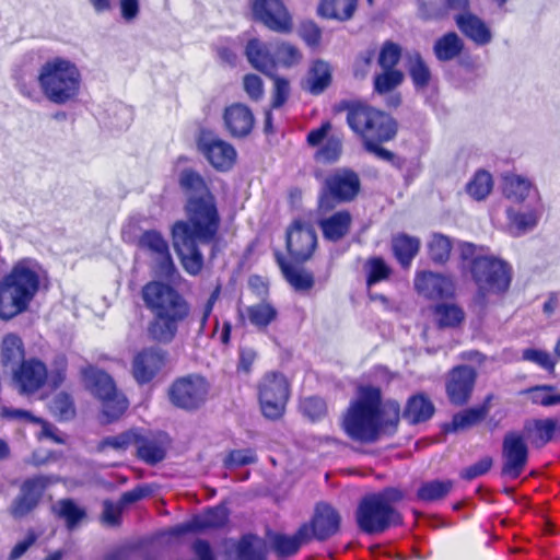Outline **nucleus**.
<instances>
[{"mask_svg": "<svg viewBox=\"0 0 560 560\" xmlns=\"http://www.w3.org/2000/svg\"><path fill=\"white\" fill-rule=\"evenodd\" d=\"M195 141L198 152L215 171L229 172L234 166L237 158L235 148L211 129L200 128Z\"/></svg>", "mask_w": 560, "mask_h": 560, "instance_id": "obj_15", "label": "nucleus"}, {"mask_svg": "<svg viewBox=\"0 0 560 560\" xmlns=\"http://www.w3.org/2000/svg\"><path fill=\"white\" fill-rule=\"evenodd\" d=\"M530 188V182L520 175L509 174L503 177L502 191L509 199L523 201L529 195Z\"/></svg>", "mask_w": 560, "mask_h": 560, "instance_id": "obj_48", "label": "nucleus"}, {"mask_svg": "<svg viewBox=\"0 0 560 560\" xmlns=\"http://www.w3.org/2000/svg\"><path fill=\"white\" fill-rule=\"evenodd\" d=\"M453 241L443 233H432L427 243V253L430 260L435 266H445L452 255Z\"/></svg>", "mask_w": 560, "mask_h": 560, "instance_id": "obj_40", "label": "nucleus"}, {"mask_svg": "<svg viewBox=\"0 0 560 560\" xmlns=\"http://www.w3.org/2000/svg\"><path fill=\"white\" fill-rule=\"evenodd\" d=\"M275 261L279 267L283 278L290 287L296 292H310L315 285L314 273L302 267L303 265L293 264L280 252L275 250Z\"/></svg>", "mask_w": 560, "mask_h": 560, "instance_id": "obj_28", "label": "nucleus"}, {"mask_svg": "<svg viewBox=\"0 0 560 560\" xmlns=\"http://www.w3.org/2000/svg\"><path fill=\"white\" fill-rule=\"evenodd\" d=\"M435 407L424 393L411 395L401 411L397 400L383 401L380 387L359 388L352 401V440L375 443L382 435H394L402 417L409 424H419L432 418Z\"/></svg>", "mask_w": 560, "mask_h": 560, "instance_id": "obj_3", "label": "nucleus"}, {"mask_svg": "<svg viewBox=\"0 0 560 560\" xmlns=\"http://www.w3.org/2000/svg\"><path fill=\"white\" fill-rule=\"evenodd\" d=\"M402 58V47L399 43L386 39L382 43L376 62L381 71L375 72L372 79L373 92L377 95H387L386 106L396 108L401 104V94L395 92L405 81V73L398 68Z\"/></svg>", "mask_w": 560, "mask_h": 560, "instance_id": "obj_9", "label": "nucleus"}, {"mask_svg": "<svg viewBox=\"0 0 560 560\" xmlns=\"http://www.w3.org/2000/svg\"><path fill=\"white\" fill-rule=\"evenodd\" d=\"M501 457V476L517 479L529 459V448L524 432L510 430L503 435Z\"/></svg>", "mask_w": 560, "mask_h": 560, "instance_id": "obj_18", "label": "nucleus"}, {"mask_svg": "<svg viewBox=\"0 0 560 560\" xmlns=\"http://www.w3.org/2000/svg\"><path fill=\"white\" fill-rule=\"evenodd\" d=\"M54 512L57 517L65 520L68 529L75 528L86 516L85 510L69 498L59 500Z\"/></svg>", "mask_w": 560, "mask_h": 560, "instance_id": "obj_47", "label": "nucleus"}, {"mask_svg": "<svg viewBox=\"0 0 560 560\" xmlns=\"http://www.w3.org/2000/svg\"><path fill=\"white\" fill-rule=\"evenodd\" d=\"M228 522V514L223 508L214 506L208 509L203 516H196L187 523L175 527L174 534L183 535L189 532H202L211 528H221Z\"/></svg>", "mask_w": 560, "mask_h": 560, "instance_id": "obj_32", "label": "nucleus"}, {"mask_svg": "<svg viewBox=\"0 0 560 560\" xmlns=\"http://www.w3.org/2000/svg\"><path fill=\"white\" fill-rule=\"evenodd\" d=\"M399 125L390 114L361 101H352V131L365 144L369 141H392Z\"/></svg>", "mask_w": 560, "mask_h": 560, "instance_id": "obj_11", "label": "nucleus"}, {"mask_svg": "<svg viewBox=\"0 0 560 560\" xmlns=\"http://www.w3.org/2000/svg\"><path fill=\"white\" fill-rule=\"evenodd\" d=\"M243 88L248 97L254 102L261 100L264 96V82L257 74H246L243 78Z\"/></svg>", "mask_w": 560, "mask_h": 560, "instance_id": "obj_60", "label": "nucleus"}, {"mask_svg": "<svg viewBox=\"0 0 560 560\" xmlns=\"http://www.w3.org/2000/svg\"><path fill=\"white\" fill-rule=\"evenodd\" d=\"M340 521L338 511L329 503L320 501L315 504L311 520L300 526L306 527L310 541H325L339 530Z\"/></svg>", "mask_w": 560, "mask_h": 560, "instance_id": "obj_23", "label": "nucleus"}, {"mask_svg": "<svg viewBox=\"0 0 560 560\" xmlns=\"http://www.w3.org/2000/svg\"><path fill=\"white\" fill-rule=\"evenodd\" d=\"M57 482V478L48 475H33L20 485V491L9 506L10 515L21 520L34 512L40 504L46 491Z\"/></svg>", "mask_w": 560, "mask_h": 560, "instance_id": "obj_14", "label": "nucleus"}, {"mask_svg": "<svg viewBox=\"0 0 560 560\" xmlns=\"http://www.w3.org/2000/svg\"><path fill=\"white\" fill-rule=\"evenodd\" d=\"M433 314L436 325L441 329L458 327L465 319L463 308L456 304H436L433 308Z\"/></svg>", "mask_w": 560, "mask_h": 560, "instance_id": "obj_46", "label": "nucleus"}, {"mask_svg": "<svg viewBox=\"0 0 560 560\" xmlns=\"http://www.w3.org/2000/svg\"><path fill=\"white\" fill-rule=\"evenodd\" d=\"M223 122L232 138L244 139L254 129L255 116L247 105L233 103L224 108Z\"/></svg>", "mask_w": 560, "mask_h": 560, "instance_id": "obj_26", "label": "nucleus"}, {"mask_svg": "<svg viewBox=\"0 0 560 560\" xmlns=\"http://www.w3.org/2000/svg\"><path fill=\"white\" fill-rule=\"evenodd\" d=\"M85 388L101 402L102 413L107 423L119 420L129 407V401L116 385L113 376L95 365L81 370Z\"/></svg>", "mask_w": 560, "mask_h": 560, "instance_id": "obj_10", "label": "nucleus"}, {"mask_svg": "<svg viewBox=\"0 0 560 560\" xmlns=\"http://www.w3.org/2000/svg\"><path fill=\"white\" fill-rule=\"evenodd\" d=\"M332 74L328 62L316 59L310 65L302 89L312 95H320L331 84Z\"/></svg>", "mask_w": 560, "mask_h": 560, "instance_id": "obj_33", "label": "nucleus"}, {"mask_svg": "<svg viewBox=\"0 0 560 560\" xmlns=\"http://www.w3.org/2000/svg\"><path fill=\"white\" fill-rule=\"evenodd\" d=\"M317 245L316 231L310 223L296 219L288 226L285 248L289 261L298 265L306 264L313 258Z\"/></svg>", "mask_w": 560, "mask_h": 560, "instance_id": "obj_17", "label": "nucleus"}, {"mask_svg": "<svg viewBox=\"0 0 560 560\" xmlns=\"http://www.w3.org/2000/svg\"><path fill=\"white\" fill-rule=\"evenodd\" d=\"M238 560H267L266 544L254 534H245L235 544Z\"/></svg>", "mask_w": 560, "mask_h": 560, "instance_id": "obj_38", "label": "nucleus"}, {"mask_svg": "<svg viewBox=\"0 0 560 560\" xmlns=\"http://www.w3.org/2000/svg\"><path fill=\"white\" fill-rule=\"evenodd\" d=\"M493 466V458L489 455L481 457L478 462L463 468L459 471V477L463 480L471 481L480 476L490 471Z\"/></svg>", "mask_w": 560, "mask_h": 560, "instance_id": "obj_58", "label": "nucleus"}, {"mask_svg": "<svg viewBox=\"0 0 560 560\" xmlns=\"http://www.w3.org/2000/svg\"><path fill=\"white\" fill-rule=\"evenodd\" d=\"M273 80V89H272V97L270 106L273 109H278L282 107L290 97V82L288 79L283 77L276 75L275 73L272 75H269Z\"/></svg>", "mask_w": 560, "mask_h": 560, "instance_id": "obj_56", "label": "nucleus"}, {"mask_svg": "<svg viewBox=\"0 0 560 560\" xmlns=\"http://www.w3.org/2000/svg\"><path fill=\"white\" fill-rule=\"evenodd\" d=\"M257 462V455L253 448L231 450L223 459L226 469L243 467Z\"/></svg>", "mask_w": 560, "mask_h": 560, "instance_id": "obj_55", "label": "nucleus"}, {"mask_svg": "<svg viewBox=\"0 0 560 560\" xmlns=\"http://www.w3.org/2000/svg\"><path fill=\"white\" fill-rule=\"evenodd\" d=\"M253 21L278 34L293 31V18L285 0H248Z\"/></svg>", "mask_w": 560, "mask_h": 560, "instance_id": "obj_16", "label": "nucleus"}, {"mask_svg": "<svg viewBox=\"0 0 560 560\" xmlns=\"http://www.w3.org/2000/svg\"><path fill=\"white\" fill-rule=\"evenodd\" d=\"M390 247L399 266L402 269H408L420 252L421 242L417 236H411L407 233H397L392 237Z\"/></svg>", "mask_w": 560, "mask_h": 560, "instance_id": "obj_34", "label": "nucleus"}, {"mask_svg": "<svg viewBox=\"0 0 560 560\" xmlns=\"http://www.w3.org/2000/svg\"><path fill=\"white\" fill-rule=\"evenodd\" d=\"M317 212V225L326 241L338 242L350 229V212L348 210L337 211L327 215Z\"/></svg>", "mask_w": 560, "mask_h": 560, "instance_id": "obj_31", "label": "nucleus"}, {"mask_svg": "<svg viewBox=\"0 0 560 560\" xmlns=\"http://www.w3.org/2000/svg\"><path fill=\"white\" fill-rule=\"evenodd\" d=\"M1 363L4 368L15 369L24 361L25 350L21 337L16 334H7L1 342Z\"/></svg>", "mask_w": 560, "mask_h": 560, "instance_id": "obj_41", "label": "nucleus"}, {"mask_svg": "<svg viewBox=\"0 0 560 560\" xmlns=\"http://www.w3.org/2000/svg\"><path fill=\"white\" fill-rule=\"evenodd\" d=\"M404 498V491L395 487H387L377 493L364 497L357 511L360 529L365 534L376 535L401 525L404 517L394 504L402 501Z\"/></svg>", "mask_w": 560, "mask_h": 560, "instance_id": "obj_6", "label": "nucleus"}, {"mask_svg": "<svg viewBox=\"0 0 560 560\" xmlns=\"http://www.w3.org/2000/svg\"><path fill=\"white\" fill-rule=\"evenodd\" d=\"M221 294V285H217L212 292L210 293L208 300L206 301L201 314L199 316V327H198V335H202L205 332V329L207 327L208 320L210 315L212 314L213 307L219 300Z\"/></svg>", "mask_w": 560, "mask_h": 560, "instance_id": "obj_61", "label": "nucleus"}, {"mask_svg": "<svg viewBox=\"0 0 560 560\" xmlns=\"http://www.w3.org/2000/svg\"><path fill=\"white\" fill-rule=\"evenodd\" d=\"M454 21L459 32L474 45L483 47L492 42L493 35L490 26L470 10L457 13Z\"/></svg>", "mask_w": 560, "mask_h": 560, "instance_id": "obj_27", "label": "nucleus"}, {"mask_svg": "<svg viewBox=\"0 0 560 560\" xmlns=\"http://www.w3.org/2000/svg\"><path fill=\"white\" fill-rule=\"evenodd\" d=\"M122 506L118 502L113 503L109 500L104 501L103 520L112 526H119L121 523Z\"/></svg>", "mask_w": 560, "mask_h": 560, "instance_id": "obj_64", "label": "nucleus"}, {"mask_svg": "<svg viewBox=\"0 0 560 560\" xmlns=\"http://www.w3.org/2000/svg\"><path fill=\"white\" fill-rule=\"evenodd\" d=\"M482 249L470 242L459 243L460 260L467 262L477 298L485 302L489 295L502 296L509 292L513 268L510 262L495 255L482 254Z\"/></svg>", "mask_w": 560, "mask_h": 560, "instance_id": "obj_4", "label": "nucleus"}, {"mask_svg": "<svg viewBox=\"0 0 560 560\" xmlns=\"http://www.w3.org/2000/svg\"><path fill=\"white\" fill-rule=\"evenodd\" d=\"M555 389L553 385H537L530 387L527 392L533 404L550 407L560 404V394H551Z\"/></svg>", "mask_w": 560, "mask_h": 560, "instance_id": "obj_54", "label": "nucleus"}, {"mask_svg": "<svg viewBox=\"0 0 560 560\" xmlns=\"http://www.w3.org/2000/svg\"><path fill=\"white\" fill-rule=\"evenodd\" d=\"M306 143L316 148L314 160L322 164H335L343 152V135L335 131L329 120L323 121L318 128L311 129Z\"/></svg>", "mask_w": 560, "mask_h": 560, "instance_id": "obj_19", "label": "nucleus"}, {"mask_svg": "<svg viewBox=\"0 0 560 560\" xmlns=\"http://www.w3.org/2000/svg\"><path fill=\"white\" fill-rule=\"evenodd\" d=\"M257 358V353L253 348L243 347L238 350V360L236 364L237 373L242 374H250L253 370L254 362Z\"/></svg>", "mask_w": 560, "mask_h": 560, "instance_id": "obj_63", "label": "nucleus"}, {"mask_svg": "<svg viewBox=\"0 0 560 560\" xmlns=\"http://www.w3.org/2000/svg\"><path fill=\"white\" fill-rule=\"evenodd\" d=\"M317 14L326 20L346 21L350 18V0H320Z\"/></svg>", "mask_w": 560, "mask_h": 560, "instance_id": "obj_51", "label": "nucleus"}, {"mask_svg": "<svg viewBox=\"0 0 560 560\" xmlns=\"http://www.w3.org/2000/svg\"><path fill=\"white\" fill-rule=\"evenodd\" d=\"M387 141H369L363 144L364 150L377 160L389 163L394 168L401 171L406 166V159L383 147Z\"/></svg>", "mask_w": 560, "mask_h": 560, "instance_id": "obj_53", "label": "nucleus"}, {"mask_svg": "<svg viewBox=\"0 0 560 560\" xmlns=\"http://www.w3.org/2000/svg\"><path fill=\"white\" fill-rule=\"evenodd\" d=\"M272 548L279 558H289L296 555L302 545L311 542L306 535V527L300 526L294 535L277 533L271 538Z\"/></svg>", "mask_w": 560, "mask_h": 560, "instance_id": "obj_37", "label": "nucleus"}, {"mask_svg": "<svg viewBox=\"0 0 560 560\" xmlns=\"http://www.w3.org/2000/svg\"><path fill=\"white\" fill-rule=\"evenodd\" d=\"M69 362L65 353H57L54 355L47 368V381L48 386L56 390L60 388L68 376Z\"/></svg>", "mask_w": 560, "mask_h": 560, "instance_id": "obj_50", "label": "nucleus"}, {"mask_svg": "<svg viewBox=\"0 0 560 560\" xmlns=\"http://www.w3.org/2000/svg\"><path fill=\"white\" fill-rule=\"evenodd\" d=\"M406 69L416 90L427 89L432 81L431 69L419 50L408 51L405 56Z\"/></svg>", "mask_w": 560, "mask_h": 560, "instance_id": "obj_35", "label": "nucleus"}, {"mask_svg": "<svg viewBox=\"0 0 560 560\" xmlns=\"http://www.w3.org/2000/svg\"><path fill=\"white\" fill-rule=\"evenodd\" d=\"M523 359L534 362L549 373H553L556 363L551 355L539 349L528 348L523 351Z\"/></svg>", "mask_w": 560, "mask_h": 560, "instance_id": "obj_59", "label": "nucleus"}, {"mask_svg": "<svg viewBox=\"0 0 560 560\" xmlns=\"http://www.w3.org/2000/svg\"><path fill=\"white\" fill-rule=\"evenodd\" d=\"M171 439L163 431H152L141 427L130 428L117 435L106 436L98 442L97 450L113 448L125 452L136 448V457L147 465L155 466L166 458Z\"/></svg>", "mask_w": 560, "mask_h": 560, "instance_id": "obj_7", "label": "nucleus"}, {"mask_svg": "<svg viewBox=\"0 0 560 560\" xmlns=\"http://www.w3.org/2000/svg\"><path fill=\"white\" fill-rule=\"evenodd\" d=\"M465 49L464 39L454 31L444 33L433 43L432 51L440 62H448L458 58Z\"/></svg>", "mask_w": 560, "mask_h": 560, "instance_id": "obj_36", "label": "nucleus"}, {"mask_svg": "<svg viewBox=\"0 0 560 560\" xmlns=\"http://www.w3.org/2000/svg\"><path fill=\"white\" fill-rule=\"evenodd\" d=\"M350 200V168L343 167L329 174L319 192L316 212L329 213L337 205Z\"/></svg>", "mask_w": 560, "mask_h": 560, "instance_id": "obj_22", "label": "nucleus"}, {"mask_svg": "<svg viewBox=\"0 0 560 560\" xmlns=\"http://www.w3.org/2000/svg\"><path fill=\"white\" fill-rule=\"evenodd\" d=\"M454 487L451 479H433L422 482L417 492L416 499L424 503H432L445 499Z\"/></svg>", "mask_w": 560, "mask_h": 560, "instance_id": "obj_43", "label": "nucleus"}, {"mask_svg": "<svg viewBox=\"0 0 560 560\" xmlns=\"http://www.w3.org/2000/svg\"><path fill=\"white\" fill-rule=\"evenodd\" d=\"M510 222L518 232H525L537 224V217L534 212H511Z\"/></svg>", "mask_w": 560, "mask_h": 560, "instance_id": "obj_62", "label": "nucleus"}, {"mask_svg": "<svg viewBox=\"0 0 560 560\" xmlns=\"http://www.w3.org/2000/svg\"><path fill=\"white\" fill-rule=\"evenodd\" d=\"M491 396L487 397L486 401L476 407H470L455 413L452 418V427L455 431L469 429L482 422L489 413V400Z\"/></svg>", "mask_w": 560, "mask_h": 560, "instance_id": "obj_44", "label": "nucleus"}, {"mask_svg": "<svg viewBox=\"0 0 560 560\" xmlns=\"http://www.w3.org/2000/svg\"><path fill=\"white\" fill-rule=\"evenodd\" d=\"M245 56L253 68L266 75H272L277 70L276 57L258 38H250L247 42Z\"/></svg>", "mask_w": 560, "mask_h": 560, "instance_id": "obj_30", "label": "nucleus"}, {"mask_svg": "<svg viewBox=\"0 0 560 560\" xmlns=\"http://www.w3.org/2000/svg\"><path fill=\"white\" fill-rule=\"evenodd\" d=\"M37 81L48 101L62 105L79 95L81 73L71 60L54 57L42 65Z\"/></svg>", "mask_w": 560, "mask_h": 560, "instance_id": "obj_8", "label": "nucleus"}, {"mask_svg": "<svg viewBox=\"0 0 560 560\" xmlns=\"http://www.w3.org/2000/svg\"><path fill=\"white\" fill-rule=\"evenodd\" d=\"M273 56L277 59V65L281 63L284 67H292L299 63L302 58L298 47L287 42L277 45Z\"/></svg>", "mask_w": 560, "mask_h": 560, "instance_id": "obj_57", "label": "nucleus"}, {"mask_svg": "<svg viewBox=\"0 0 560 560\" xmlns=\"http://www.w3.org/2000/svg\"><path fill=\"white\" fill-rule=\"evenodd\" d=\"M13 380L22 394H34L46 384L47 365L37 358L24 360L13 370Z\"/></svg>", "mask_w": 560, "mask_h": 560, "instance_id": "obj_25", "label": "nucleus"}, {"mask_svg": "<svg viewBox=\"0 0 560 560\" xmlns=\"http://www.w3.org/2000/svg\"><path fill=\"white\" fill-rule=\"evenodd\" d=\"M177 184L186 197L185 219L176 220L172 224V244L184 271L197 277L205 268V256L200 245H210L211 258L217 256L222 218L210 184L197 170H180Z\"/></svg>", "mask_w": 560, "mask_h": 560, "instance_id": "obj_1", "label": "nucleus"}, {"mask_svg": "<svg viewBox=\"0 0 560 560\" xmlns=\"http://www.w3.org/2000/svg\"><path fill=\"white\" fill-rule=\"evenodd\" d=\"M141 299L151 313L145 332L156 343L138 350L130 362V373L137 385L152 383L167 366L170 353L159 345H170L178 335L179 327L190 315V304L172 284L151 280L141 288Z\"/></svg>", "mask_w": 560, "mask_h": 560, "instance_id": "obj_2", "label": "nucleus"}, {"mask_svg": "<svg viewBox=\"0 0 560 560\" xmlns=\"http://www.w3.org/2000/svg\"><path fill=\"white\" fill-rule=\"evenodd\" d=\"M211 384L201 373H188L173 380L167 389L170 402L184 411L194 412L208 401Z\"/></svg>", "mask_w": 560, "mask_h": 560, "instance_id": "obj_13", "label": "nucleus"}, {"mask_svg": "<svg viewBox=\"0 0 560 560\" xmlns=\"http://www.w3.org/2000/svg\"><path fill=\"white\" fill-rule=\"evenodd\" d=\"M256 388L262 417L270 421L281 420L292 394L289 378L280 371H268L257 382Z\"/></svg>", "mask_w": 560, "mask_h": 560, "instance_id": "obj_12", "label": "nucleus"}, {"mask_svg": "<svg viewBox=\"0 0 560 560\" xmlns=\"http://www.w3.org/2000/svg\"><path fill=\"white\" fill-rule=\"evenodd\" d=\"M478 380V371L469 364H458L445 375V394L451 405L462 407L471 399Z\"/></svg>", "mask_w": 560, "mask_h": 560, "instance_id": "obj_20", "label": "nucleus"}, {"mask_svg": "<svg viewBox=\"0 0 560 560\" xmlns=\"http://www.w3.org/2000/svg\"><path fill=\"white\" fill-rule=\"evenodd\" d=\"M296 409L299 413L312 423L323 421L328 415V406L322 396L308 395L298 399Z\"/></svg>", "mask_w": 560, "mask_h": 560, "instance_id": "obj_39", "label": "nucleus"}, {"mask_svg": "<svg viewBox=\"0 0 560 560\" xmlns=\"http://www.w3.org/2000/svg\"><path fill=\"white\" fill-rule=\"evenodd\" d=\"M137 246L155 257L156 270L162 278L173 281L178 277L179 273L171 255L168 242L160 231L154 229L143 231L137 241Z\"/></svg>", "mask_w": 560, "mask_h": 560, "instance_id": "obj_21", "label": "nucleus"}, {"mask_svg": "<svg viewBox=\"0 0 560 560\" xmlns=\"http://www.w3.org/2000/svg\"><path fill=\"white\" fill-rule=\"evenodd\" d=\"M49 409L55 419L59 422H68L75 418L77 406L71 393L61 390L57 393L49 402Z\"/></svg>", "mask_w": 560, "mask_h": 560, "instance_id": "obj_45", "label": "nucleus"}, {"mask_svg": "<svg viewBox=\"0 0 560 560\" xmlns=\"http://www.w3.org/2000/svg\"><path fill=\"white\" fill-rule=\"evenodd\" d=\"M365 271L366 288H371L376 283L387 280L393 272L392 268L386 264L384 258L380 256H373L366 260Z\"/></svg>", "mask_w": 560, "mask_h": 560, "instance_id": "obj_52", "label": "nucleus"}, {"mask_svg": "<svg viewBox=\"0 0 560 560\" xmlns=\"http://www.w3.org/2000/svg\"><path fill=\"white\" fill-rule=\"evenodd\" d=\"M40 266L31 258L18 260L0 281V317L10 320L26 312L40 289Z\"/></svg>", "mask_w": 560, "mask_h": 560, "instance_id": "obj_5", "label": "nucleus"}, {"mask_svg": "<svg viewBox=\"0 0 560 560\" xmlns=\"http://www.w3.org/2000/svg\"><path fill=\"white\" fill-rule=\"evenodd\" d=\"M246 315L249 323L259 331H266L268 326L277 320L278 310L273 304L261 301L246 307Z\"/></svg>", "mask_w": 560, "mask_h": 560, "instance_id": "obj_42", "label": "nucleus"}, {"mask_svg": "<svg viewBox=\"0 0 560 560\" xmlns=\"http://www.w3.org/2000/svg\"><path fill=\"white\" fill-rule=\"evenodd\" d=\"M413 285L418 294L428 300L450 299L455 292V284L451 277L431 270L418 271Z\"/></svg>", "mask_w": 560, "mask_h": 560, "instance_id": "obj_24", "label": "nucleus"}, {"mask_svg": "<svg viewBox=\"0 0 560 560\" xmlns=\"http://www.w3.org/2000/svg\"><path fill=\"white\" fill-rule=\"evenodd\" d=\"M493 187L492 176L488 171H477L466 184V192L475 200L486 199Z\"/></svg>", "mask_w": 560, "mask_h": 560, "instance_id": "obj_49", "label": "nucleus"}, {"mask_svg": "<svg viewBox=\"0 0 560 560\" xmlns=\"http://www.w3.org/2000/svg\"><path fill=\"white\" fill-rule=\"evenodd\" d=\"M524 432L527 433L532 444L544 447L553 440H560V427L556 418L533 419L524 424Z\"/></svg>", "mask_w": 560, "mask_h": 560, "instance_id": "obj_29", "label": "nucleus"}]
</instances>
